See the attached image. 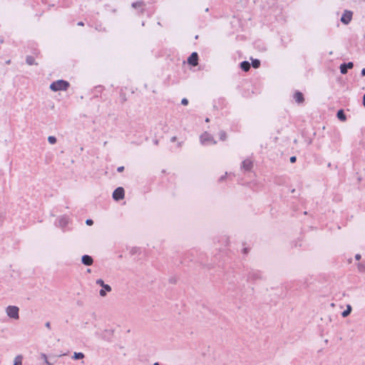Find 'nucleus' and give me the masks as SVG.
Here are the masks:
<instances>
[{
	"label": "nucleus",
	"mask_w": 365,
	"mask_h": 365,
	"mask_svg": "<svg viewBox=\"0 0 365 365\" xmlns=\"http://www.w3.org/2000/svg\"><path fill=\"white\" fill-rule=\"evenodd\" d=\"M131 6L137 10L138 16L146 15L147 17L150 18L155 12L154 6L146 7V4L143 1H136L132 3Z\"/></svg>",
	"instance_id": "nucleus-1"
},
{
	"label": "nucleus",
	"mask_w": 365,
	"mask_h": 365,
	"mask_svg": "<svg viewBox=\"0 0 365 365\" xmlns=\"http://www.w3.org/2000/svg\"><path fill=\"white\" fill-rule=\"evenodd\" d=\"M70 86V83L68 81L60 79L56 81H53L50 85V89L53 91H67Z\"/></svg>",
	"instance_id": "nucleus-2"
},
{
	"label": "nucleus",
	"mask_w": 365,
	"mask_h": 365,
	"mask_svg": "<svg viewBox=\"0 0 365 365\" xmlns=\"http://www.w3.org/2000/svg\"><path fill=\"white\" fill-rule=\"evenodd\" d=\"M200 140L202 145H208V144L215 145L217 143V142L214 139L213 136L206 131L200 135Z\"/></svg>",
	"instance_id": "nucleus-3"
},
{
	"label": "nucleus",
	"mask_w": 365,
	"mask_h": 365,
	"mask_svg": "<svg viewBox=\"0 0 365 365\" xmlns=\"http://www.w3.org/2000/svg\"><path fill=\"white\" fill-rule=\"evenodd\" d=\"M19 309L16 306H9L6 308V314L10 318L18 319L19 318Z\"/></svg>",
	"instance_id": "nucleus-4"
},
{
	"label": "nucleus",
	"mask_w": 365,
	"mask_h": 365,
	"mask_svg": "<svg viewBox=\"0 0 365 365\" xmlns=\"http://www.w3.org/2000/svg\"><path fill=\"white\" fill-rule=\"evenodd\" d=\"M253 167H254L253 160L250 158H246L245 160H244L242 162L240 168L244 172H250L252 170Z\"/></svg>",
	"instance_id": "nucleus-5"
},
{
	"label": "nucleus",
	"mask_w": 365,
	"mask_h": 365,
	"mask_svg": "<svg viewBox=\"0 0 365 365\" xmlns=\"http://www.w3.org/2000/svg\"><path fill=\"white\" fill-rule=\"evenodd\" d=\"M124 196L125 190L122 187H117L113 192V198L116 201L123 200L124 198Z\"/></svg>",
	"instance_id": "nucleus-6"
},
{
	"label": "nucleus",
	"mask_w": 365,
	"mask_h": 365,
	"mask_svg": "<svg viewBox=\"0 0 365 365\" xmlns=\"http://www.w3.org/2000/svg\"><path fill=\"white\" fill-rule=\"evenodd\" d=\"M353 12L349 10H345L344 14H342L341 17V21L345 24L347 25L350 23V21L352 19Z\"/></svg>",
	"instance_id": "nucleus-7"
},
{
	"label": "nucleus",
	"mask_w": 365,
	"mask_h": 365,
	"mask_svg": "<svg viewBox=\"0 0 365 365\" xmlns=\"http://www.w3.org/2000/svg\"><path fill=\"white\" fill-rule=\"evenodd\" d=\"M187 63L192 66L198 65V54L197 52H192L190 54L187 58Z\"/></svg>",
	"instance_id": "nucleus-8"
},
{
	"label": "nucleus",
	"mask_w": 365,
	"mask_h": 365,
	"mask_svg": "<svg viewBox=\"0 0 365 365\" xmlns=\"http://www.w3.org/2000/svg\"><path fill=\"white\" fill-rule=\"evenodd\" d=\"M292 97L294 101L298 104H302L304 102V97L301 91H295Z\"/></svg>",
	"instance_id": "nucleus-9"
},
{
	"label": "nucleus",
	"mask_w": 365,
	"mask_h": 365,
	"mask_svg": "<svg viewBox=\"0 0 365 365\" xmlns=\"http://www.w3.org/2000/svg\"><path fill=\"white\" fill-rule=\"evenodd\" d=\"M247 279L249 281L255 282L258 279H262L261 272L259 271H253L250 272L247 276Z\"/></svg>",
	"instance_id": "nucleus-10"
},
{
	"label": "nucleus",
	"mask_w": 365,
	"mask_h": 365,
	"mask_svg": "<svg viewBox=\"0 0 365 365\" xmlns=\"http://www.w3.org/2000/svg\"><path fill=\"white\" fill-rule=\"evenodd\" d=\"M354 67L353 62L344 63L340 65V72L341 74H346L347 70Z\"/></svg>",
	"instance_id": "nucleus-11"
},
{
	"label": "nucleus",
	"mask_w": 365,
	"mask_h": 365,
	"mask_svg": "<svg viewBox=\"0 0 365 365\" xmlns=\"http://www.w3.org/2000/svg\"><path fill=\"white\" fill-rule=\"evenodd\" d=\"M81 262L86 266H91L93 263V259L90 255H84L81 258Z\"/></svg>",
	"instance_id": "nucleus-12"
},
{
	"label": "nucleus",
	"mask_w": 365,
	"mask_h": 365,
	"mask_svg": "<svg viewBox=\"0 0 365 365\" xmlns=\"http://www.w3.org/2000/svg\"><path fill=\"white\" fill-rule=\"evenodd\" d=\"M250 63L247 61L240 63V68L244 71H248L250 69Z\"/></svg>",
	"instance_id": "nucleus-13"
},
{
	"label": "nucleus",
	"mask_w": 365,
	"mask_h": 365,
	"mask_svg": "<svg viewBox=\"0 0 365 365\" xmlns=\"http://www.w3.org/2000/svg\"><path fill=\"white\" fill-rule=\"evenodd\" d=\"M336 116L341 121H345L346 120V116L342 109L337 111Z\"/></svg>",
	"instance_id": "nucleus-14"
},
{
	"label": "nucleus",
	"mask_w": 365,
	"mask_h": 365,
	"mask_svg": "<svg viewBox=\"0 0 365 365\" xmlns=\"http://www.w3.org/2000/svg\"><path fill=\"white\" fill-rule=\"evenodd\" d=\"M26 62L29 66L37 65L35 61V58L32 56H27L26 58Z\"/></svg>",
	"instance_id": "nucleus-15"
},
{
	"label": "nucleus",
	"mask_w": 365,
	"mask_h": 365,
	"mask_svg": "<svg viewBox=\"0 0 365 365\" xmlns=\"http://www.w3.org/2000/svg\"><path fill=\"white\" fill-rule=\"evenodd\" d=\"M58 221L61 226L65 227L68 223V218L66 216H62L59 218Z\"/></svg>",
	"instance_id": "nucleus-16"
},
{
	"label": "nucleus",
	"mask_w": 365,
	"mask_h": 365,
	"mask_svg": "<svg viewBox=\"0 0 365 365\" xmlns=\"http://www.w3.org/2000/svg\"><path fill=\"white\" fill-rule=\"evenodd\" d=\"M351 307L350 305H347V307H346V309H345L342 313H341V316L343 317H347L348 315H349V314L351 313Z\"/></svg>",
	"instance_id": "nucleus-17"
},
{
	"label": "nucleus",
	"mask_w": 365,
	"mask_h": 365,
	"mask_svg": "<svg viewBox=\"0 0 365 365\" xmlns=\"http://www.w3.org/2000/svg\"><path fill=\"white\" fill-rule=\"evenodd\" d=\"M22 356L21 355L17 356L14 360V365H22Z\"/></svg>",
	"instance_id": "nucleus-18"
},
{
	"label": "nucleus",
	"mask_w": 365,
	"mask_h": 365,
	"mask_svg": "<svg viewBox=\"0 0 365 365\" xmlns=\"http://www.w3.org/2000/svg\"><path fill=\"white\" fill-rule=\"evenodd\" d=\"M219 137H220V140L222 141H225L227 138V133L224 130H220V133H219Z\"/></svg>",
	"instance_id": "nucleus-19"
},
{
	"label": "nucleus",
	"mask_w": 365,
	"mask_h": 365,
	"mask_svg": "<svg viewBox=\"0 0 365 365\" xmlns=\"http://www.w3.org/2000/svg\"><path fill=\"white\" fill-rule=\"evenodd\" d=\"M73 358L74 359H81L84 358V354L81 352H75Z\"/></svg>",
	"instance_id": "nucleus-20"
},
{
	"label": "nucleus",
	"mask_w": 365,
	"mask_h": 365,
	"mask_svg": "<svg viewBox=\"0 0 365 365\" xmlns=\"http://www.w3.org/2000/svg\"><path fill=\"white\" fill-rule=\"evenodd\" d=\"M252 66L255 68H257L260 66V61L258 59H254L252 61Z\"/></svg>",
	"instance_id": "nucleus-21"
},
{
	"label": "nucleus",
	"mask_w": 365,
	"mask_h": 365,
	"mask_svg": "<svg viewBox=\"0 0 365 365\" xmlns=\"http://www.w3.org/2000/svg\"><path fill=\"white\" fill-rule=\"evenodd\" d=\"M48 141L51 144H54L56 143V138L55 136L51 135L48 138Z\"/></svg>",
	"instance_id": "nucleus-22"
},
{
	"label": "nucleus",
	"mask_w": 365,
	"mask_h": 365,
	"mask_svg": "<svg viewBox=\"0 0 365 365\" xmlns=\"http://www.w3.org/2000/svg\"><path fill=\"white\" fill-rule=\"evenodd\" d=\"M358 268L360 272H365V264L359 263L358 264Z\"/></svg>",
	"instance_id": "nucleus-23"
},
{
	"label": "nucleus",
	"mask_w": 365,
	"mask_h": 365,
	"mask_svg": "<svg viewBox=\"0 0 365 365\" xmlns=\"http://www.w3.org/2000/svg\"><path fill=\"white\" fill-rule=\"evenodd\" d=\"M102 287L103 288V289H105L106 291L107 292H110L111 291V287L110 285L108 284H104Z\"/></svg>",
	"instance_id": "nucleus-24"
},
{
	"label": "nucleus",
	"mask_w": 365,
	"mask_h": 365,
	"mask_svg": "<svg viewBox=\"0 0 365 365\" xmlns=\"http://www.w3.org/2000/svg\"><path fill=\"white\" fill-rule=\"evenodd\" d=\"M96 284L102 287L105 283L102 279H98L96 280Z\"/></svg>",
	"instance_id": "nucleus-25"
},
{
	"label": "nucleus",
	"mask_w": 365,
	"mask_h": 365,
	"mask_svg": "<svg viewBox=\"0 0 365 365\" xmlns=\"http://www.w3.org/2000/svg\"><path fill=\"white\" fill-rule=\"evenodd\" d=\"M181 103L184 106H187L188 104V100L187 98H184L182 99Z\"/></svg>",
	"instance_id": "nucleus-26"
},
{
	"label": "nucleus",
	"mask_w": 365,
	"mask_h": 365,
	"mask_svg": "<svg viewBox=\"0 0 365 365\" xmlns=\"http://www.w3.org/2000/svg\"><path fill=\"white\" fill-rule=\"evenodd\" d=\"M99 294L101 297H105L106 295V290L103 289H101L99 292Z\"/></svg>",
	"instance_id": "nucleus-27"
},
{
	"label": "nucleus",
	"mask_w": 365,
	"mask_h": 365,
	"mask_svg": "<svg viewBox=\"0 0 365 365\" xmlns=\"http://www.w3.org/2000/svg\"><path fill=\"white\" fill-rule=\"evenodd\" d=\"M86 223L88 225H92L93 224V221L91 219H88L86 220Z\"/></svg>",
	"instance_id": "nucleus-28"
},
{
	"label": "nucleus",
	"mask_w": 365,
	"mask_h": 365,
	"mask_svg": "<svg viewBox=\"0 0 365 365\" xmlns=\"http://www.w3.org/2000/svg\"><path fill=\"white\" fill-rule=\"evenodd\" d=\"M227 173H225V174L222 176H221L220 178H219V182H222L223 181L225 178H226V176H227Z\"/></svg>",
	"instance_id": "nucleus-29"
},
{
	"label": "nucleus",
	"mask_w": 365,
	"mask_h": 365,
	"mask_svg": "<svg viewBox=\"0 0 365 365\" xmlns=\"http://www.w3.org/2000/svg\"><path fill=\"white\" fill-rule=\"evenodd\" d=\"M296 160H297V158H296V156H292V157L290 158V162H291L292 163H295V162H296Z\"/></svg>",
	"instance_id": "nucleus-30"
},
{
	"label": "nucleus",
	"mask_w": 365,
	"mask_h": 365,
	"mask_svg": "<svg viewBox=\"0 0 365 365\" xmlns=\"http://www.w3.org/2000/svg\"><path fill=\"white\" fill-rule=\"evenodd\" d=\"M124 170V166H120L117 168V171L121 173Z\"/></svg>",
	"instance_id": "nucleus-31"
},
{
	"label": "nucleus",
	"mask_w": 365,
	"mask_h": 365,
	"mask_svg": "<svg viewBox=\"0 0 365 365\" xmlns=\"http://www.w3.org/2000/svg\"><path fill=\"white\" fill-rule=\"evenodd\" d=\"M242 252H243V254L247 255V254L249 252V248H247V247H245V248L242 250Z\"/></svg>",
	"instance_id": "nucleus-32"
},
{
	"label": "nucleus",
	"mask_w": 365,
	"mask_h": 365,
	"mask_svg": "<svg viewBox=\"0 0 365 365\" xmlns=\"http://www.w3.org/2000/svg\"><path fill=\"white\" fill-rule=\"evenodd\" d=\"M41 358L46 362L48 361L47 356L45 354H41Z\"/></svg>",
	"instance_id": "nucleus-33"
},
{
	"label": "nucleus",
	"mask_w": 365,
	"mask_h": 365,
	"mask_svg": "<svg viewBox=\"0 0 365 365\" xmlns=\"http://www.w3.org/2000/svg\"><path fill=\"white\" fill-rule=\"evenodd\" d=\"M45 326L48 328V329H51V323L49 322H47L45 324Z\"/></svg>",
	"instance_id": "nucleus-34"
},
{
	"label": "nucleus",
	"mask_w": 365,
	"mask_h": 365,
	"mask_svg": "<svg viewBox=\"0 0 365 365\" xmlns=\"http://www.w3.org/2000/svg\"><path fill=\"white\" fill-rule=\"evenodd\" d=\"M176 140H177V137L176 136H173V137L171 138L170 141L174 143V142L176 141Z\"/></svg>",
	"instance_id": "nucleus-35"
},
{
	"label": "nucleus",
	"mask_w": 365,
	"mask_h": 365,
	"mask_svg": "<svg viewBox=\"0 0 365 365\" xmlns=\"http://www.w3.org/2000/svg\"><path fill=\"white\" fill-rule=\"evenodd\" d=\"M355 259H356V260L360 259H361V255H360L359 254L356 255V256H355Z\"/></svg>",
	"instance_id": "nucleus-36"
},
{
	"label": "nucleus",
	"mask_w": 365,
	"mask_h": 365,
	"mask_svg": "<svg viewBox=\"0 0 365 365\" xmlns=\"http://www.w3.org/2000/svg\"><path fill=\"white\" fill-rule=\"evenodd\" d=\"M77 25L80 26H84V23L83 21H79V22H78Z\"/></svg>",
	"instance_id": "nucleus-37"
},
{
	"label": "nucleus",
	"mask_w": 365,
	"mask_h": 365,
	"mask_svg": "<svg viewBox=\"0 0 365 365\" xmlns=\"http://www.w3.org/2000/svg\"><path fill=\"white\" fill-rule=\"evenodd\" d=\"M361 76H365V68H364L361 70Z\"/></svg>",
	"instance_id": "nucleus-38"
},
{
	"label": "nucleus",
	"mask_w": 365,
	"mask_h": 365,
	"mask_svg": "<svg viewBox=\"0 0 365 365\" xmlns=\"http://www.w3.org/2000/svg\"><path fill=\"white\" fill-rule=\"evenodd\" d=\"M126 101L125 96L124 95L122 98V103L125 102Z\"/></svg>",
	"instance_id": "nucleus-39"
},
{
	"label": "nucleus",
	"mask_w": 365,
	"mask_h": 365,
	"mask_svg": "<svg viewBox=\"0 0 365 365\" xmlns=\"http://www.w3.org/2000/svg\"><path fill=\"white\" fill-rule=\"evenodd\" d=\"M363 105L365 107V94L363 96Z\"/></svg>",
	"instance_id": "nucleus-40"
},
{
	"label": "nucleus",
	"mask_w": 365,
	"mask_h": 365,
	"mask_svg": "<svg viewBox=\"0 0 365 365\" xmlns=\"http://www.w3.org/2000/svg\"><path fill=\"white\" fill-rule=\"evenodd\" d=\"M46 365H52L48 361H46Z\"/></svg>",
	"instance_id": "nucleus-41"
},
{
	"label": "nucleus",
	"mask_w": 365,
	"mask_h": 365,
	"mask_svg": "<svg viewBox=\"0 0 365 365\" xmlns=\"http://www.w3.org/2000/svg\"><path fill=\"white\" fill-rule=\"evenodd\" d=\"M209 121H210V119H209L208 118H207L205 119V122H209Z\"/></svg>",
	"instance_id": "nucleus-42"
},
{
	"label": "nucleus",
	"mask_w": 365,
	"mask_h": 365,
	"mask_svg": "<svg viewBox=\"0 0 365 365\" xmlns=\"http://www.w3.org/2000/svg\"><path fill=\"white\" fill-rule=\"evenodd\" d=\"M181 144H182L181 143H178V146L179 148H180V147H181Z\"/></svg>",
	"instance_id": "nucleus-43"
},
{
	"label": "nucleus",
	"mask_w": 365,
	"mask_h": 365,
	"mask_svg": "<svg viewBox=\"0 0 365 365\" xmlns=\"http://www.w3.org/2000/svg\"><path fill=\"white\" fill-rule=\"evenodd\" d=\"M154 365H159V364L158 362H155Z\"/></svg>",
	"instance_id": "nucleus-44"
}]
</instances>
